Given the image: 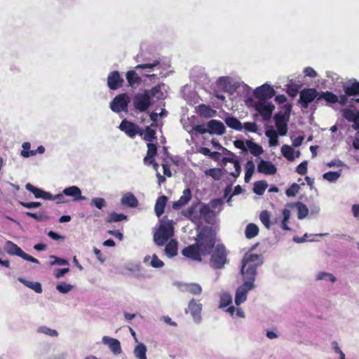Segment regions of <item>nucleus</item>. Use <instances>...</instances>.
I'll return each mask as SVG.
<instances>
[{
    "mask_svg": "<svg viewBox=\"0 0 359 359\" xmlns=\"http://www.w3.org/2000/svg\"><path fill=\"white\" fill-rule=\"evenodd\" d=\"M196 243L184 248L182 254L195 261H201V255L210 254L215 244V234L211 229L204 228L198 234Z\"/></svg>",
    "mask_w": 359,
    "mask_h": 359,
    "instance_id": "nucleus-1",
    "label": "nucleus"
},
{
    "mask_svg": "<svg viewBox=\"0 0 359 359\" xmlns=\"http://www.w3.org/2000/svg\"><path fill=\"white\" fill-rule=\"evenodd\" d=\"M136 61L140 64L135 67V70L128 71L126 74V79L132 88H136L141 82V79L137 75L136 70L142 69V75L146 77H156L162 74L161 63L158 60L146 57L141 59V55H137Z\"/></svg>",
    "mask_w": 359,
    "mask_h": 359,
    "instance_id": "nucleus-2",
    "label": "nucleus"
},
{
    "mask_svg": "<svg viewBox=\"0 0 359 359\" xmlns=\"http://www.w3.org/2000/svg\"><path fill=\"white\" fill-rule=\"evenodd\" d=\"M164 85H158L151 90H146L144 93H138L133 97L134 107L140 111H145L151 104V98L157 100L164 99L165 93L163 88Z\"/></svg>",
    "mask_w": 359,
    "mask_h": 359,
    "instance_id": "nucleus-3",
    "label": "nucleus"
},
{
    "mask_svg": "<svg viewBox=\"0 0 359 359\" xmlns=\"http://www.w3.org/2000/svg\"><path fill=\"white\" fill-rule=\"evenodd\" d=\"M263 263L261 255L248 252L245 255L241 267V273L244 280H255L257 268Z\"/></svg>",
    "mask_w": 359,
    "mask_h": 359,
    "instance_id": "nucleus-4",
    "label": "nucleus"
},
{
    "mask_svg": "<svg viewBox=\"0 0 359 359\" xmlns=\"http://www.w3.org/2000/svg\"><path fill=\"white\" fill-rule=\"evenodd\" d=\"M243 91L247 104H252L254 101L252 96L256 97L258 100H266L273 97L275 95V90L273 88L266 83L257 87L255 90L246 84L240 86Z\"/></svg>",
    "mask_w": 359,
    "mask_h": 359,
    "instance_id": "nucleus-5",
    "label": "nucleus"
},
{
    "mask_svg": "<svg viewBox=\"0 0 359 359\" xmlns=\"http://www.w3.org/2000/svg\"><path fill=\"white\" fill-rule=\"evenodd\" d=\"M238 87V83L234 81L233 78L230 76H220L219 77L215 83L214 89V96L217 99L224 101L225 96L219 93L224 91L232 94L234 90Z\"/></svg>",
    "mask_w": 359,
    "mask_h": 359,
    "instance_id": "nucleus-6",
    "label": "nucleus"
},
{
    "mask_svg": "<svg viewBox=\"0 0 359 359\" xmlns=\"http://www.w3.org/2000/svg\"><path fill=\"white\" fill-rule=\"evenodd\" d=\"M173 234L172 225L168 222L162 223L154 234V241L158 246H164Z\"/></svg>",
    "mask_w": 359,
    "mask_h": 359,
    "instance_id": "nucleus-7",
    "label": "nucleus"
},
{
    "mask_svg": "<svg viewBox=\"0 0 359 359\" xmlns=\"http://www.w3.org/2000/svg\"><path fill=\"white\" fill-rule=\"evenodd\" d=\"M4 250L10 255H15L26 261L34 264H39V261L37 259L25 253L20 247H18L15 243L11 241H7L6 242L4 245Z\"/></svg>",
    "mask_w": 359,
    "mask_h": 359,
    "instance_id": "nucleus-8",
    "label": "nucleus"
},
{
    "mask_svg": "<svg viewBox=\"0 0 359 359\" xmlns=\"http://www.w3.org/2000/svg\"><path fill=\"white\" fill-rule=\"evenodd\" d=\"M254 282L250 280H245L243 284L237 288L235 294V304L236 306H239L246 301L248 293L255 287Z\"/></svg>",
    "mask_w": 359,
    "mask_h": 359,
    "instance_id": "nucleus-9",
    "label": "nucleus"
},
{
    "mask_svg": "<svg viewBox=\"0 0 359 359\" xmlns=\"http://www.w3.org/2000/svg\"><path fill=\"white\" fill-rule=\"evenodd\" d=\"M226 262V249L222 245H217L212 252L210 264L216 269H221Z\"/></svg>",
    "mask_w": 359,
    "mask_h": 359,
    "instance_id": "nucleus-10",
    "label": "nucleus"
},
{
    "mask_svg": "<svg viewBox=\"0 0 359 359\" xmlns=\"http://www.w3.org/2000/svg\"><path fill=\"white\" fill-rule=\"evenodd\" d=\"M130 102L129 96L123 93L116 96L110 103V109L116 112L128 111V105Z\"/></svg>",
    "mask_w": 359,
    "mask_h": 359,
    "instance_id": "nucleus-11",
    "label": "nucleus"
},
{
    "mask_svg": "<svg viewBox=\"0 0 359 359\" xmlns=\"http://www.w3.org/2000/svg\"><path fill=\"white\" fill-rule=\"evenodd\" d=\"M202 304L199 301L192 299L188 304V308L185 310L187 313H189L194 323L198 324L201 321Z\"/></svg>",
    "mask_w": 359,
    "mask_h": 359,
    "instance_id": "nucleus-12",
    "label": "nucleus"
},
{
    "mask_svg": "<svg viewBox=\"0 0 359 359\" xmlns=\"http://www.w3.org/2000/svg\"><path fill=\"white\" fill-rule=\"evenodd\" d=\"M118 128L131 138L135 137L137 135H143L142 130L138 126L126 119L121 121Z\"/></svg>",
    "mask_w": 359,
    "mask_h": 359,
    "instance_id": "nucleus-13",
    "label": "nucleus"
},
{
    "mask_svg": "<svg viewBox=\"0 0 359 359\" xmlns=\"http://www.w3.org/2000/svg\"><path fill=\"white\" fill-rule=\"evenodd\" d=\"M254 107L256 111L264 117H269L274 109V106L271 102L262 99L254 104Z\"/></svg>",
    "mask_w": 359,
    "mask_h": 359,
    "instance_id": "nucleus-14",
    "label": "nucleus"
},
{
    "mask_svg": "<svg viewBox=\"0 0 359 359\" xmlns=\"http://www.w3.org/2000/svg\"><path fill=\"white\" fill-rule=\"evenodd\" d=\"M226 151L231 156L223 158L222 163L224 165H226L227 163H230L233 165L234 168V171L230 172L229 174L234 178H237L240 175L241 172V167L240 163L233 153L231 152L229 150H226Z\"/></svg>",
    "mask_w": 359,
    "mask_h": 359,
    "instance_id": "nucleus-15",
    "label": "nucleus"
},
{
    "mask_svg": "<svg viewBox=\"0 0 359 359\" xmlns=\"http://www.w3.org/2000/svg\"><path fill=\"white\" fill-rule=\"evenodd\" d=\"M102 343L108 346L114 355H119L122 353L121 342L117 339L104 336L102 338Z\"/></svg>",
    "mask_w": 359,
    "mask_h": 359,
    "instance_id": "nucleus-16",
    "label": "nucleus"
},
{
    "mask_svg": "<svg viewBox=\"0 0 359 359\" xmlns=\"http://www.w3.org/2000/svg\"><path fill=\"white\" fill-rule=\"evenodd\" d=\"M63 193L66 196L71 197L74 201H86V197L82 195L81 189L77 186H71L63 189Z\"/></svg>",
    "mask_w": 359,
    "mask_h": 359,
    "instance_id": "nucleus-17",
    "label": "nucleus"
},
{
    "mask_svg": "<svg viewBox=\"0 0 359 359\" xmlns=\"http://www.w3.org/2000/svg\"><path fill=\"white\" fill-rule=\"evenodd\" d=\"M257 171L260 173L272 175L276 172L277 168L271 162L259 158Z\"/></svg>",
    "mask_w": 359,
    "mask_h": 359,
    "instance_id": "nucleus-18",
    "label": "nucleus"
},
{
    "mask_svg": "<svg viewBox=\"0 0 359 359\" xmlns=\"http://www.w3.org/2000/svg\"><path fill=\"white\" fill-rule=\"evenodd\" d=\"M123 78L121 77L120 74L117 71H114L109 73L107 77V85L111 90H116L120 88L123 83Z\"/></svg>",
    "mask_w": 359,
    "mask_h": 359,
    "instance_id": "nucleus-19",
    "label": "nucleus"
},
{
    "mask_svg": "<svg viewBox=\"0 0 359 359\" xmlns=\"http://www.w3.org/2000/svg\"><path fill=\"white\" fill-rule=\"evenodd\" d=\"M178 288L181 292H189L194 295H198L202 292L201 286L199 284L195 283H180L178 284Z\"/></svg>",
    "mask_w": 359,
    "mask_h": 359,
    "instance_id": "nucleus-20",
    "label": "nucleus"
},
{
    "mask_svg": "<svg viewBox=\"0 0 359 359\" xmlns=\"http://www.w3.org/2000/svg\"><path fill=\"white\" fill-rule=\"evenodd\" d=\"M318 95V92L314 88L304 89L300 93V101L304 107H307Z\"/></svg>",
    "mask_w": 359,
    "mask_h": 359,
    "instance_id": "nucleus-21",
    "label": "nucleus"
},
{
    "mask_svg": "<svg viewBox=\"0 0 359 359\" xmlns=\"http://www.w3.org/2000/svg\"><path fill=\"white\" fill-rule=\"evenodd\" d=\"M164 255L169 259H172L178 255V242L175 239H170L165 245Z\"/></svg>",
    "mask_w": 359,
    "mask_h": 359,
    "instance_id": "nucleus-22",
    "label": "nucleus"
},
{
    "mask_svg": "<svg viewBox=\"0 0 359 359\" xmlns=\"http://www.w3.org/2000/svg\"><path fill=\"white\" fill-rule=\"evenodd\" d=\"M207 126L210 134L223 135L225 133V126L222 122L217 120H210Z\"/></svg>",
    "mask_w": 359,
    "mask_h": 359,
    "instance_id": "nucleus-23",
    "label": "nucleus"
},
{
    "mask_svg": "<svg viewBox=\"0 0 359 359\" xmlns=\"http://www.w3.org/2000/svg\"><path fill=\"white\" fill-rule=\"evenodd\" d=\"M191 196L192 194L190 189H184L180 199L177 201L173 202L172 205V208L174 210H180L181 208H182L183 206L188 203V202L191 200Z\"/></svg>",
    "mask_w": 359,
    "mask_h": 359,
    "instance_id": "nucleus-24",
    "label": "nucleus"
},
{
    "mask_svg": "<svg viewBox=\"0 0 359 359\" xmlns=\"http://www.w3.org/2000/svg\"><path fill=\"white\" fill-rule=\"evenodd\" d=\"M143 263L155 269L162 268L165 265L164 262L156 254L152 255V256H145L143 259Z\"/></svg>",
    "mask_w": 359,
    "mask_h": 359,
    "instance_id": "nucleus-25",
    "label": "nucleus"
},
{
    "mask_svg": "<svg viewBox=\"0 0 359 359\" xmlns=\"http://www.w3.org/2000/svg\"><path fill=\"white\" fill-rule=\"evenodd\" d=\"M121 204L130 208H135L138 205V201L133 194L127 192L121 198Z\"/></svg>",
    "mask_w": 359,
    "mask_h": 359,
    "instance_id": "nucleus-26",
    "label": "nucleus"
},
{
    "mask_svg": "<svg viewBox=\"0 0 359 359\" xmlns=\"http://www.w3.org/2000/svg\"><path fill=\"white\" fill-rule=\"evenodd\" d=\"M288 207H294L297 210V217L299 219H304L309 215V209L302 202H296L287 205Z\"/></svg>",
    "mask_w": 359,
    "mask_h": 359,
    "instance_id": "nucleus-27",
    "label": "nucleus"
},
{
    "mask_svg": "<svg viewBox=\"0 0 359 359\" xmlns=\"http://www.w3.org/2000/svg\"><path fill=\"white\" fill-rule=\"evenodd\" d=\"M25 188L27 191L32 192L34 195L35 198L47 200L49 192L35 187L29 183L26 184Z\"/></svg>",
    "mask_w": 359,
    "mask_h": 359,
    "instance_id": "nucleus-28",
    "label": "nucleus"
},
{
    "mask_svg": "<svg viewBox=\"0 0 359 359\" xmlns=\"http://www.w3.org/2000/svg\"><path fill=\"white\" fill-rule=\"evenodd\" d=\"M147 348L144 344L137 342L133 350V354L137 359H147Z\"/></svg>",
    "mask_w": 359,
    "mask_h": 359,
    "instance_id": "nucleus-29",
    "label": "nucleus"
},
{
    "mask_svg": "<svg viewBox=\"0 0 359 359\" xmlns=\"http://www.w3.org/2000/svg\"><path fill=\"white\" fill-rule=\"evenodd\" d=\"M147 154L144 158V162L145 164L151 165L154 163V157L156 154L157 149L156 146L151 142L147 144Z\"/></svg>",
    "mask_w": 359,
    "mask_h": 359,
    "instance_id": "nucleus-30",
    "label": "nucleus"
},
{
    "mask_svg": "<svg viewBox=\"0 0 359 359\" xmlns=\"http://www.w3.org/2000/svg\"><path fill=\"white\" fill-rule=\"evenodd\" d=\"M247 151L255 156H259L263 153V149L261 146L252 140L246 141Z\"/></svg>",
    "mask_w": 359,
    "mask_h": 359,
    "instance_id": "nucleus-31",
    "label": "nucleus"
},
{
    "mask_svg": "<svg viewBox=\"0 0 359 359\" xmlns=\"http://www.w3.org/2000/svg\"><path fill=\"white\" fill-rule=\"evenodd\" d=\"M276 127L280 135L284 136L287 134V124L283 117H276Z\"/></svg>",
    "mask_w": 359,
    "mask_h": 359,
    "instance_id": "nucleus-32",
    "label": "nucleus"
},
{
    "mask_svg": "<svg viewBox=\"0 0 359 359\" xmlns=\"http://www.w3.org/2000/svg\"><path fill=\"white\" fill-rule=\"evenodd\" d=\"M168 198L165 196L158 198L155 204V212L157 217H160L164 212L165 206Z\"/></svg>",
    "mask_w": 359,
    "mask_h": 359,
    "instance_id": "nucleus-33",
    "label": "nucleus"
},
{
    "mask_svg": "<svg viewBox=\"0 0 359 359\" xmlns=\"http://www.w3.org/2000/svg\"><path fill=\"white\" fill-rule=\"evenodd\" d=\"M18 281L24 284L26 287L33 290L36 293H41V285L39 282H32L25 280L23 278H18Z\"/></svg>",
    "mask_w": 359,
    "mask_h": 359,
    "instance_id": "nucleus-34",
    "label": "nucleus"
},
{
    "mask_svg": "<svg viewBox=\"0 0 359 359\" xmlns=\"http://www.w3.org/2000/svg\"><path fill=\"white\" fill-rule=\"evenodd\" d=\"M245 182L246 183H248L251 180V178H252V177L255 172V163L252 160H248L247 161V163L245 165Z\"/></svg>",
    "mask_w": 359,
    "mask_h": 359,
    "instance_id": "nucleus-35",
    "label": "nucleus"
},
{
    "mask_svg": "<svg viewBox=\"0 0 359 359\" xmlns=\"http://www.w3.org/2000/svg\"><path fill=\"white\" fill-rule=\"evenodd\" d=\"M226 124L231 128H233L238 131L243 130L242 123L235 117L229 116L225 118Z\"/></svg>",
    "mask_w": 359,
    "mask_h": 359,
    "instance_id": "nucleus-36",
    "label": "nucleus"
},
{
    "mask_svg": "<svg viewBox=\"0 0 359 359\" xmlns=\"http://www.w3.org/2000/svg\"><path fill=\"white\" fill-rule=\"evenodd\" d=\"M344 92L346 95H359V82L354 81L350 84H346L344 86Z\"/></svg>",
    "mask_w": 359,
    "mask_h": 359,
    "instance_id": "nucleus-37",
    "label": "nucleus"
},
{
    "mask_svg": "<svg viewBox=\"0 0 359 359\" xmlns=\"http://www.w3.org/2000/svg\"><path fill=\"white\" fill-rule=\"evenodd\" d=\"M37 333L43 334L50 337H57L59 335L56 330L52 329L45 325L39 326L36 330Z\"/></svg>",
    "mask_w": 359,
    "mask_h": 359,
    "instance_id": "nucleus-38",
    "label": "nucleus"
},
{
    "mask_svg": "<svg viewBox=\"0 0 359 359\" xmlns=\"http://www.w3.org/2000/svg\"><path fill=\"white\" fill-rule=\"evenodd\" d=\"M200 214L203 216L207 221L209 219L214 217L216 215L215 214V210H212L211 207L208 205H203L200 208Z\"/></svg>",
    "mask_w": 359,
    "mask_h": 359,
    "instance_id": "nucleus-39",
    "label": "nucleus"
},
{
    "mask_svg": "<svg viewBox=\"0 0 359 359\" xmlns=\"http://www.w3.org/2000/svg\"><path fill=\"white\" fill-rule=\"evenodd\" d=\"M198 111L201 116L208 118L214 116L216 114L215 110L205 104L199 105Z\"/></svg>",
    "mask_w": 359,
    "mask_h": 359,
    "instance_id": "nucleus-40",
    "label": "nucleus"
},
{
    "mask_svg": "<svg viewBox=\"0 0 359 359\" xmlns=\"http://www.w3.org/2000/svg\"><path fill=\"white\" fill-rule=\"evenodd\" d=\"M259 233L258 226L252 223L248 224L245 228V235L247 238H252Z\"/></svg>",
    "mask_w": 359,
    "mask_h": 359,
    "instance_id": "nucleus-41",
    "label": "nucleus"
},
{
    "mask_svg": "<svg viewBox=\"0 0 359 359\" xmlns=\"http://www.w3.org/2000/svg\"><path fill=\"white\" fill-rule=\"evenodd\" d=\"M90 205L92 207H95L98 210H102L107 206V202L103 198L94 197L90 199Z\"/></svg>",
    "mask_w": 359,
    "mask_h": 359,
    "instance_id": "nucleus-42",
    "label": "nucleus"
},
{
    "mask_svg": "<svg viewBox=\"0 0 359 359\" xmlns=\"http://www.w3.org/2000/svg\"><path fill=\"white\" fill-rule=\"evenodd\" d=\"M281 153L287 160L292 161L294 160V149L287 144H284L281 147Z\"/></svg>",
    "mask_w": 359,
    "mask_h": 359,
    "instance_id": "nucleus-43",
    "label": "nucleus"
},
{
    "mask_svg": "<svg viewBox=\"0 0 359 359\" xmlns=\"http://www.w3.org/2000/svg\"><path fill=\"white\" fill-rule=\"evenodd\" d=\"M341 175V170L337 172H327L323 174V177L324 180L330 182H336Z\"/></svg>",
    "mask_w": 359,
    "mask_h": 359,
    "instance_id": "nucleus-44",
    "label": "nucleus"
},
{
    "mask_svg": "<svg viewBox=\"0 0 359 359\" xmlns=\"http://www.w3.org/2000/svg\"><path fill=\"white\" fill-rule=\"evenodd\" d=\"M127 216L123 214H118L115 212H112L109 214L108 217L107 218V222L109 223L111 222H118L122 220H126Z\"/></svg>",
    "mask_w": 359,
    "mask_h": 359,
    "instance_id": "nucleus-45",
    "label": "nucleus"
},
{
    "mask_svg": "<svg viewBox=\"0 0 359 359\" xmlns=\"http://www.w3.org/2000/svg\"><path fill=\"white\" fill-rule=\"evenodd\" d=\"M22 150L20 152V155L24 158H29L30 156H35V152L33 150H30L31 144L28 142H24L22 144Z\"/></svg>",
    "mask_w": 359,
    "mask_h": 359,
    "instance_id": "nucleus-46",
    "label": "nucleus"
},
{
    "mask_svg": "<svg viewBox=\"0 0 359 359\" xmlns=\"http://www.w3.org/2000/svg\"><path fill=\"white\" fill-rule=\"evenodd\" d=\"M267 188V184L265 181L257 182L254 184L253 191L257 195H262Z\"/></svg>",
    "mask_w": 359,
    "mask_h": 359,
    "instance_id": "nucleus-47",
    "label": "nucleus"
},
{
    "mask_svg": "<svg viewBox=\"0 0 359 359\" xmlns=\"http://www.w3.org/2000/svg\"><path fill=\"white\" fill-rule=\"evenodd\" d=\"M65 195L63 191L60 194L53 195L50 193H48L47 201H55L56 203H65L67 202V200L65 198Z\"/></svg>",
    "mask_w": 359,
    "mask_h": 359,
    "instance_id": "nucleus-48",
    "label": "nucleus"
},
{
    "mask_svg": "<svg viewBox=\"0 0 359 359\" xmlns=\"http://www.w3.org/2000/svg\"><path fill=\"white\" fill-rule=\"evenodd\" d=\"M316 280H326L334 283L336 281L335 277L330 273L327 272H319L316 275Z\"/></svg>",
    "mask_w": 359,
    "mask_h": 359,
    "instance_id": "nucleus-49",
    "label": "nucleus"
},
{
    "mask_svg": "<svg viewBox=\"0 0 359 359\" xmlns=\"http://www.w3.org/2000/svg\"><path fill=\"white\" fill-rule=\"evenodd\" d=\"M223 205L222 199H214L210 201L209 205L211 207L212 210H215V214L217 215L222 211Z\"/></svg>",
    "mask_w": 359,
    "mask_h": 359,
    "instance_id": "nucleus-50",
    "label": "nucleus"
},
{
    "mask_svg": "<svg viewBox=\"0 0 359 359\" xmlns=\"http://www.w3.org/2000/svg\"><path fill=\"white\" fill-rule=\"evenodd\" d=\"M232 303V297L227 292L223 293L220 297V308H224Z\"/></svg>",
    "mask_w": 359,
    "mask_h": 359,
    "instance_id": "nucleus-51",
    "label": "nucleus"
},
{
    "mask_svg": "<svg viewBox=\"0 0 359 359\" xmlns=\"http://www.w3.org/2000/svg\"><path fill=\"white\" fill-rule=\"evenodd\" d=\"M153 126L151 125L146 128L145 133L144 134V139L149 142V143L151 142L154 139H156V132L152 128Z\"/></svg>",
    "mask_w": 359,
    "mask_h": 359,
    "instance_id": "nucleus-52",
    "label": "nucleus"
},
{
    "mask_svg": "<svg viewBox=\"0 0 359 359\" xmlns=\"http://www.w3.org/2000/svg\"><path fill=\"white\" fill-rule=\"evenodd\" d=\"M259 219L262 223L264 225L266 229H269L271 226L270 223V214L267 210L261 212Z\"/></svg>",
    "mask_w": 359,
    "mask_h": 359,
    "instance_id": "nucleus-53",
    "label": "nucleus"
},
{
    "mask_svg": "<svg viewBox=\"0 0 359 359\" xmlns=\"http://www.w3.org/2000/svg\"><path fill=\"white\" fill-rule=\"evenodd\" d=\"M56 289L60 293L67 294L73 289V285L65 282H61L57 285Z\"/></svg>",
    "mask_w": 359,
    "mask_h": 359,
    "instance_id": "nucleus-54",
    "label": "nucleus"
},
{
    "mask_svg": "<svg viewBox=\"0 0 359 359\" xmlns=\"http://www.w3.org/2000/svg\"><path fill=\"white\" fill-rule=\"evenodd\" d=\"M205 175L215 180H219L222 177V170L219 168H210L205 171Z\"/></svg>",
    "mask_w": 359,
    "mask_h": 359,
    "instance_id": "nucleus-55",
    "label": "nucleus"
},
{
    "mask_svg": "<svg viewBox=\"0 0 359 359\" xmlns=\"http://www.w3.org/2000/svg\"><path fill=\"white\" fill-rule=\"evenodd\" d=\"M320 97L325 99L330 103H336L338 102V97L331 92L323 93Z\"/></svg>",
    "mask_w": 359,
    "mask_h": 359,
    "instance_id": "nucleus-56",
    "label": "nucleus"
},
{
    "mask_svg": "<svg viewBox=\"0 0 359 359\" xmlns=\"http://www.w3.org/2000/svg\"><path fill=\"white\" fill-rule=\"evenodd\" d=\"M50 258L54 259L53 262L50 263V264L51 266H53V265L67 266L69 264L68 261L65 259H62V258L55 257L54 255H50Z\"/></svg>",
    "mask_w": 359,
    "mask_h": 359,
    "instance_id": "nucleus-57",
    "label": "nucleus"
},
{
    "mask_svg": "<svg viewBox=\"0 0 359 359\" xmlns=\"http://www.w3.org/2000/svg\"><path fill=\"white\" fill-rule=\"evenodd\" d=\"M299 190V186L294 183L286 190V195L287 196H294L298 193Z\"/></svg>",
    "mask_w": 359,
    "mask_h": 359,
    "instance_id": "nucleus-58",
    "label": "nucleus"
},
{
    "mask_svg": "<svg viewBox=\"0 0 359 359\" xmlns=\"http://www.w3.org/2000/svg\"><path fill=\"white\" fill-rule=\"evenodd\" d=\"M248 132L257 133V126L255 122H246L243 125V129Z\"/></svg>",
    "mask_w": 359,
    "mask_h": 359,
    "instance_id": "nucleus-59",
    "label": "nucleus"
},
{
    "mask_svg": "<svg viewBox=\"0 0 359 359\" xmlns=\"http://www.w3.org/2000/svg\"><path fill=\"white\" fill-rule=\"evenodd\" d=\"M297 172L299 175H305L307 172V161H304L301 163L296 169Z\"/></svg>",
    "mask_w": 359,
    "mask_h": 359,
    "instance_id": "nucleus-60",
    "label": "nucleus"
},
{
    "mask_svg": "<svg viewBox=\"0 0 359 359\" xmlns=\"http://www.w3.org/2000/svg\"><path fill=\"white\" fill-rule=\"evenodd\" d=\"M233 144L236 148L241 149L243 151H247L246 142L245 143V142L243 140H235L233 142Z\"/></svg>",
    "mask_w": 359,
    "mask_h": 359,
    "instance_id": "nucleus-61",
    "label": "nucleus"
},
{
    "mask_svg": "<svg viewBox=\"0 0 359 359\" xmlns=\"http://www.w3.org/2000/svg\"><path fill=\"white\" fill-rule=\"evenodd\" d=\"M26 215L32 218L35 219L37 221H42L46 217L45 215L41 212L36 214V213L27 212H26Z\"/></svg>",
    "mask_w": 359,
    "mask_h": 359,
    "instance_id": "nucleus-62",
    "label": "nucleus"
},
{
    "mask_svg": "<svg viewBox=\"0 0 359 359\" xmlns=\"http://www.w3.org/2000/svg\"><path fill=\"white\" fill-rule=\"evenodd\" d=\"M304 73L306 76L312 78L317 76V72L312 67H306L304 69Z\"/></svg>",
    "mask_w": 359,
    "mask_h": 359,
    "instance_id": "nucleus-63",
    "label": "nucleus"
},
{
    "mask_svg": "<svg viewBox=\"0 0 359 359\" xmlns=\"http://www.w3.org/2000/svg\"><path fill=\"white\" fill-rule=\"evenodd\" d=\"M351 211L353 217L359 221V203L353 205Z\"/></svg>",
    "mask_w": 359,
    "mask_h": 359,
    "instance_id": "nucleus-64",
    "label": "nucleus"
}]
</instances>
